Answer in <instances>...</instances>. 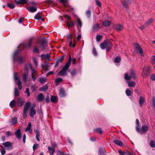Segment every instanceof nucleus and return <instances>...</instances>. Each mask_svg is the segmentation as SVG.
Masks as SVG:
<instances>
[{
  "instance_id": "nucleus-1",
  "label": "nucleus",
  "mask_w": 155,
  "mask_h": 155,
  "mask_svg": "<svg viewBox=\"0 0 155 155\" xmlns=\"http://www.w3.org/2000/svg\"><path fill=\"white\" fill-rule=\"evenodd\" d=\"M13 59L14 63L21 64L23 62L24 58L20 55L19 51L17 50L14 53Z\"/></svg>"
},
{
  "instance_id": "nucleus-2",
  "label": "nucleus",
  "mask_w": 155,
  "mask_h": 155,
  "mask_svg": "<svg viewBox=\"0 0 155 155\" xmlns=\"http://www.w3.org/2000/svg\"><path fill=\"white\" fill-rule=\"evenodd\" d=\"M101 48L102 49L107 48V51H110L112 48V44L109 41H106L100 45Z\"/></svg>"
},
{
  "instance_id": "nucleus-3",
  "label": "nucleus",
  "mask_w": 155,
  "mask_h": 155,
  "mask_svg": "<svg viewBox=\"0 0 155 155\" xmlns=\"http://www.w3.org/2000/svg\"><path fill=\"white\" fill-rule=\"evenodd\" d=\"M28 65L31 71V77L33 81H35L38 77V75L36 72L35 69L33 67L32 65L31 64L28 63Z\"/></svg>"
},
{
  "instance_id": "nucleus-4",
  "label": "nucleus",
  "mask_w": 155,
  "mask_h": 155,
  "mask_svg": "<svg viewBox=\"0 0 155 155\" xmlns=\"http://www.w3.org/2000/svg\"><path fill=\"white\" fill-rule=\"evenodd\" d=\"M18 73H14V78L15 81H17V83L18 86V89L20 90H21L22 88V87L21 85V82L20 80V77L18 76Z\"/></svg>"
},
{
  "instance_id": "nucleus-5",
  "label": "nucleus",
  "mask_w": 155,
  "mask_h": 155,
  "mask_svg": "<svg viewBox=\"0 0 155 155\" xmlns=\"http://www.w3.org/2000/svg\"><path fill=\"white\" fill-rule=\"evenodd\" d=\"M69 66L65 65L64 67L60 71L58 75L60 74L62 76H64L67 74V72L68 71Z\"/></svg>"
},
{
  "instance_id": "nucleus-6",
  "label": "nucleus",
  "mask_w": 155,
  "mask_h": 155,
  "mask_svg": "<svg viewBox=\"0 0 155 155\" xmlns=\"http://www.w3.org/2000/svg\"><path fill=\"white\" fill-rule=\"evenodd\" d=\"M5 148L8 150H10L12 149L13 146L12 143L9 142H6L3 143Z\"/></svg>"
},
{
  "instance_id": "nucleus-7",
  "label": "nucleus",
  "mask_w": 155,
  "mask_h": 155,
  "mask_svg": "<svg viewBox=\"0 0 155 155\" xmlns=\"http://www.w3.org/2000/svg\"><path fill=\"white\" fill-rule=\"evenodd\" d=\"M150 68L149 67L145 66L143 69V72L146 76H148L150 74Z\"/></svg>"
},
{
  "instance_id": "nucleus-8",
  "label": "nucleus",
  "mask_w": 155,
  "mask_h": 155,
  "mask_svg": "<svg viewBox=\"0 0 155 155\" xmlns=\"http://www.w3.org/2000/svg\"><path fill=\"white\" fill-rule=\"evenodd\" d=\"M131 0H122L121 1L124 7L127 8L128 7L130 3Z\"/></svg>"
},
{
  "instance_id": "nucleus-9",
  "label": "nucleus",
  "mask_w": 155,
  "mask_h": 155,
  "mask_svg": "<svg viewBox=\"0 0 155 155\" xmlns=\"http://www.w3.org/2000/svg\"><path fill=\"white\" fill-rule=\"evenodd\" d=\"M47 45L45 39H43L42 40L41 46L40 48L41 50H44L47 47Z\"/></svg>"
},
{
  "instance_id": "nucleus-10",
  "label": "nucleus",
  "mask_w": 155,
  "mask_h": 155,
  "mask_svg": "<svg viewBox=\"0 0 155 155\" xmlns=\"http://www.w3.org/2000/svg\"><path fill=\"white\" fill-rule=\"evenodd\" d=\"M15 135L16 137L19 140L21 139V134L20 129H18L15 131Z\"/></svg>"
},
{
  "instance_id": "nucleus-11",
  "label": "nucleus",
  "mask_w": 155,
  "mask_h": 155,
  "mask_svg": "<svg viewBox=\"0 0 155 155\" xmlns=\"http://www.w3.org/2000/svg\"><path fill=\"white\" fill-rule=\"evenodd\" d=\"M145 101V99L144 97L140 96L139 103L140 107H142Z\"/></svg>"
},
{
  "instance_id": "nucleus-12",
  "label": "nucleus",
  "mask_w": 155,
  "mask_h": 155,
  "mask_svg": "<svg viewBox=\"0 0 155 155\" xmlns=\"http://www.w3.org/2000/svg\"><path fill=\"white\" fill-rule=\"evenodd\" d=\"M40 57L42 58H44L48 61H49L51 59L50 55L48 54H42L40 56Z\"/></svg>"
},
{
  "instance_id": "nucleus-13",
  "label": "nucleus",
  "mask_w": 155,
  "mask_h": 155,
  "mask_svg": "<svg viewBox=\"0 0 155 155\" xmlns=\"http://www.w3.org/2000/svg\"><path fill=\"white\" fill-rule=\"evenodd\" d=\"M24 102L23 101L22 98L19 97L17 99L16 102V104L19 107H21L24 103Z\"/></svg>"
},
{
  "instance_id": "nucleus-14",
  "label": "nucleus",
  "mask_w": 155,
  "mask_h": 155,
  "mask_svg": "<svg viewBox=\"0 0 155 155\" xmlns=\"http://www.w3.org/2000/svg\"><path fill=\"white\" fill-rule=\"evenodd\" d=\"M136 48L137 50L141 56H143V51L142 48L139 45L137 44H135Z\"/></svg>"
},
{
  "instance_id": "nucleus-15",
  "label": "nucleus",
  "mask_w": 155,
  "mask_h": 155,
  "mask_svg": "<svg viewBox=\"0 0 155 155\" xmlns=\"http://www.w3.org/2000/svg\"><path fill=\"white\" fill-rule=\"evenodd\" d=\"M36 114V110L32 107L30 109L29 115L30 117H33Z\"/></svg>"
},
{
  "instance_id": "nucleus-16",
  "label": "nucleus",
  "mask_w": 155,
  "mask_h": 155,
  "mask_svg": "<svg viewBox=\"0 0 155 155\" xmlns=\"http://www.w3.org/2000/svg\"><path fill=\"white\" fill-rule=\"evenodd\" d=\"M114 28L117 31H120L124 27L120 24H117L115 25Z\"/></svg>"
},
{
  "instance_id": "nucleus-17",
  "label": "nucleus",
  "mask_w": 155,
  "mask_h": 155,
  "mask_svg": "<svg viewBox=\"0 0 155 155\" xmlns=\"http://www.w3.org/2000/svg\"><path fill=\"white\" fill-rule=\"evenodd\" d=\"M31 122L29 123L28 126L25 129V131H29V133L31 134L32 132V130L31 129Z\"/></svg>"
},
{
  "instance_id": "nucleus-18",
  "label": "nucleus",
  "mask_w": 155,
  "mask_h": 155,
  "mask_svg": "<svg viewBox=\"0 0 155 155\" xmlns=\"http://www.w3.org/2000/svg\"><path fill=\"white\" fill-rule=\"evenodd\" d=\"M136 123L137 125V126L136 127V130L138 133H140V125L139 121L138 119H137L136 120Z\"/></svg>"
},
{
  "instance_id": "nucleus-19",
  "label": "nucleus",
  "mask_w": 155,
  "mask_h": 155,
  "mask_svg": "<svg viewBox=\"0 0 155 155\" xmlns=\"http://www.w3.org/2000/svg\"><path fill=\"white\" fill-rule=\"evenodd\" d=\"M58 99V97L56 96H52L51 97V101L53 103H56Z\"/></svg>"
},
{
  "instance_id": "nucleus-20",
  "label": "nucleus",
  "mask_w": 155,
  "mask_h": 155,
  "mask_svg": "<svg viewBox=\"0 0 155 155\" xmlns=\"http://www.w3.org/2000/svg\"><path fill=\"white\" fill-rule=\"evenodd\" d=\"M99 26V24H95L93 27L92 31L94 32L97 31L98 29L100 28Z\"/></svg>"
},
{
  "instance_id": "nucleus-21",
  "label": "nucleus",
  "mask_w": 155,
  "mask_h": 155,
  "mask_svg": "<svg viewBox=\"0 0 155 155\" xmlns=\"http://www.w3.org/2000/svg\"><path fill=\"white\" fill-rule=\"evenodd\" d=\"M15 1L17 4H24L27 3V0H15Z\"/></svg>"
},
{
  "instance_id": "nucleus-22",
  "label": "nucleus",
  "mask_w": 155,
  "mask_h": 155,
  "mask_svg": "<svg viewBox=\"0 0 155 155\" xmlns=\"http://www.w3.org/2000/svg\"><path fill=\"white\" fill-rule=\"evenodd\" d=\"M28 72H24V73L23 75V79L25 82H26L27 81V77L28 76Z\"/></svg>"
},
{
  "instance_id": "nucleus-23",
  "label": "nucleus",
  "mask_w": 155,
  "mask_h": 155,
  "mask_svg": "<svg viewBox=\"0 0 155 155\" xmlns=\"http://www.w3.org/2000/svg\"><path fill=\"white\" fill-rule=\"evenodd\" d=\"M27 9L31 12H34L37 11V9L35 7L32 6L27 8Z\"/></svg>"
},
{
  "instance_id": "nucleus-24",
  "label": "nucleus",
  "mask_w": 155,
  "mask_h": 155,
  "mask_svg": "<svg viewBox=\"0 0 155 155\" xmlns=\"http://www.w3.org/2000/svg\"><path fill=\"white\" fill-rule=\"evenodd\" d=\"M59 95L61 97H64L66 95L65 92L63 89L62 88H61L60 89L59 91Z\"/></svg>"
},
{
  "instance_id": "nucleus-25",
  "label": "nucleus",
  "mask_w": 155,
  "mask_h": 155,
  "mask_svg": "<svg viewBox=\"0 0 155 155\" xmlns=\"http://www.w3.org/2000/svg\"><path fill=\"white\" fill-rule=\"evenodd\" d=\"M131 77L129 76L127 73H125L124 75V78L126 80L127 82H128L131 80Z\"/></svg>"
},
{
  "instance_id": "nucleus-26",
  "label": "nucleus",
  "mask_w": 155,
  "mask_h": 155,
  "mask_svg": "<svg viewBox=\"0 0 155 155\" xmlns=\"http://www.w3.org/2000/svg\"><path fill=\"white\" fill-rule=\"evenodd\" d=\"M105 150L104 148H100L99 150L98 153L99 155H104Z\"/></svg>"
},
{
  "instance_id": "nucleus-27",
  "label": "nucleus",
  "mask_w": 155,
  "mask_h": 155,
  "mask_svg": "<svg viewBox=\"0 0 155 155\" xmlns=\"http://www.w3.org/2000/svg\"><path fill=\"white\" fill-rule=\"evenodd\" d=\"M35 132L36 134V138L37 140L38 141H40L39 137H40V133L38 130H35Z\"/></svg>"
},
{
  "instance_id": "nucleus-28",
  "label": "nucleus",
  "mask_w": 155,
  "mask_h": 155,
  "mask_svg": "<svg viewBox=\"0 0 155 155\" xmlns=\"http://www.w3.org/2000/svg\"><path fill=\"white\" fill-rule=\"evenodd\" d=\"M35 132L36 134V138L37 140L38 141H40L39 137H40V133L38 130H35Z\"/></svg>"
},
{
  "instance_id": "nucleus-29",
  "label": "nucleus",
  "mask_w": 155,
  "mask_h": 155,
  "mask_svg": "<svg viewBox=\"0 0 155 155\" xmlns=\"http://www.w3.org/2000/svg\"><path fill=\"white\" fill-rule=\"evenodd\" d=\"M67 25L69 27H73L74 25V24L73 22L72 21H67L66 22Z\"/></svg>"
},
{
  "instance_id": "nucleus-30",
  "label": "nucleus",
  "mask_w": 155,
  "mask_h": 155,
  "mask_svg": "<svg viewBox=\"0 0 155 155\" xmlns=\"http://www.w3.org/2000/svg\"><path fill=\"white\" fill-rule=\"evenodd\" d=\"M111 24L110 21L105 20L103 22V25L105 27L109 26Z\"/></svg>"
},
{
  "instance_id": "nucleus-31",
  "label": "nucleus",
  "mask_w": 155,
  "mask_h": 155,
  "mask_svg": "<svg viewBox=\"0 0 155 155\" xmlns=\"http://www.w3.org/2000/svg\"><path fill=\"white\" fill-rule=\"evenodd\" d=\"M48 86L47 84L44 85L42 87H40L39 90L41 91H44L47 90L48 89Z\"/></svg>"
},
{
  "instance_id": "nucleus-32",
  "label": "nucleus",
  "mask_w": 155,
  "mask_h": 155,
  "mask_svg": "<svg viewBox=\"0 0 155 155\" xmlns=\"http://www.w3.org/2000/svg\"><path fill=\"white\" fill-rule=\"evenodd\" d=\"M114 142L117 145L120 146H123V143L120 140H116L114 141Z\"/></svg>"
},
{
  "instance_id": "nucleus-33",
  "label": "nucleus",
  "mask_w": 155,
  "mask_h": 155,
  "mask_svg": "<svg viewBox=\"0 0 155 155\" xmlns=\"http://www.w3.org/2000/svg\"><path fill=\"white\" fill-rule=\"evenodd\" d=\"M33 39V37L31 38L29 40V41L28 42V43L25 46V47H28L29 48H30L31 45L32 41Z\"/></svg>"
},
{
  "instance_id": "nucleus-34",
  "label": "nucleus",
  "mask_w": 155,
  "mask_h": 155,
  "mask_svg": "<svg viewBox=\"0 0 155 155\" xmlns=\"http://www.w3.org/2000/svg\"><path fill=\"white\" fill-rule=\"evenodd\" d=\"M128 84V86L130 87H134L136 84V83L134 81H131L130 82V81L127 82Z\"/></svg>"
},
{
  "instance_id": "nucleus-35",
  "label": "nucleus",
  "mask_w": 155,
  "mask_h": 155,
  "mask_svg": "<svg viewBox=\"0 0 155 155\" xmlns=\"http://www.w3.org/2000/svg\"><path fill=\"white\" fill-rule=\"evenodd\" d=\"M63 60L64 56L61 57L57 60L56 63V66L58 65L59 63H61L62 61H63Z\"/></svg>"
},
{
  "instance_id": "nucleus-36",
  "label": "nucleus",
  "mask_w": 155,
  "mask_h": 155,
  "mask_svg": "<svg viewBox=\"0 0 155 155\" xmlns=\"http://www.w3.org/2000/svg\"><path fill=\"white\" fill-rule=\"evenodd\" d=\"M63 80L61 78H56L55 80V83L57 85L59 84V83L62 81Z\"/></svg>"
},
{
  "instance_id": "nucleus-37",
  "label": "nucleus",
  "mask_w": 155,
  "mask_h": 155,
  "mask_svg": "<svg viewBox=\"0 0 155 155\" xmlns=\"http://www.w3.org/2000/svg\"><path fill=\"white\" fill-rule=\"evenodd\" d=\"M148 127L146 125L142 126V130L144 132H147L148 130Z\"/></svg>"
},
{
  "instance_id": "nucleus-38",
  "label": "nucleus",
  "mask_w": 155,
  "mask_h": 155,
  "mask_svg": "<svg viewBox=\"0 0 155 155\" xmlns=\"http://www.w3.org/2000/svg\"><path fill=\"white\" fill-rule=\"evenodd\" d=\"M44 99V97L42 94H39L38 97V100L39 101H41Z\"/></svg>"
},
{
  "instance_id": "nucleus-39",
  "label": "nucleus",
  "mask_w": 155,
  "mask_h": 155,
  "mask_svg": "<svg viewBox=\"0 0 155 155\" xmlns=\"http://www.w3.org/2000/svg\"><path fill=\"white\" fill-rule=\"evenodd\" d=\"M48 149L49 151V153L51 155H52L55 152V150L53 148H51L50 147H48Z\"/></svg>"
},
{
  "instance_id": "nucleus-40",
  "label": "nucleus",
  "mask_w": 155,
  "mask_h": 155,
  "mask_svg": "<svg viewBox=\"0 0 155 155\" xmlns=\"http://www.w3.org/2000/svg\"><path fill=\"white\" fill-rule=\"evenodd\" d=\"M153 21V19L152 18H150L144 24V25L146 26H147L150 25Z\"/></svg>"
},
{
  "instance_id": "nucleus-41",
  "label": "nucleus",
  "mask_w": 155,
  "mask_h": 155,
  "mask_svg": "<svg viewBox=\"0 0 155 155\" xmlns=\"http://www.w3.org/2000/svg\"><path fill=\"white\" fill-rule=\"evenodd\" d=\"M130 75H131V78H132L135 79L136 78V76L135 75V74L134 72V71L132 70L130 72Z\"/></svg>"
},
{
  "instance_id": "nucleus-42",
  "label": "nucleus",
  "mask_w": 155,
  "mask_h": 155,
  "mask_svg": "<svg viewBox=\"0 0 155 155\" xmlns=\"http://www.w3.org/2000/svg\"><path fill=\"white\" fill-rule=\"evenodd\" d=\"M47 80V79L44 78H41L39 79V81L40 83L44 84V83Z\"/></svg>"
},
{
  "instance_id": "nucleus-43",
  "label": "nucleus",
  "mask_w": 155,
  "mask_h": 155,
  "mask_svg": "<svg viewBox=\"0 0 155 155\" xmlns=\"http://www.w3.org/2000/svg\"><path fill=\"white\" fill-rule=\"evenodd\" d=\"M94 132L101 134L102 133V131L101 128H98L94 130Z\"/></svg>"
},
{
  "instance_id": "nucleus-44",
  "label": "nucleus",
  "mask_w": 155,
  "mask_h": 155,
  "mask_svg": "<svg viewBox=\"0 0 155 155\" xmlns=\"http://www.w3.org/2000/svg\"><path fill=\"white\" fill-rule=\"evenodd\" d=\"M17 119L16 117H13L10 121L11 123L12 124H15L17 122Z\"/></svg>"
},
{
  "instance_id": "nucleus-45",
  "label": "nucleus",
  "mask_w": 155,
  "mask_h": 155,
  "mask_svg": "<svg viewBox=\"0 0 155 155\" xmlns=\"http://www.w3.org/2000/svg\"><path fill=\"white\" fill-rule=\"evenodd\" d=\"M121 60V58L120 56H117L115 58L114 62L116 63H119Z\"/></svg>"
},
{
  "instance_id": "nucleus-46",
  "label": "nucleus",
  "mask_w": 155,
  "mask_h": 155,
  "mask_svg": "<svg viewBox=\"0 0 155 155\" xmlns=\"http://www.w3.org/2000/svg\"><path fill=\"white\" fill-rule=\"evenodd\" d=\"M8 7L10 9L13 8L15 6L14 4H12L10 2H8L7 4Z\"/></svg>"
},
{
  "instance_id": "nucleus-47",
  "label": "nucleus",
  "mask_w": 155,
  "mask_h": 155,
  "mask_svg": "<svg viewBox=\"0 0 155 155\" xmlns=\"http://www.w3.org/2000/svg\"><path fill=\"white\" fill-rule=\"evenodd\" d=\"M16 103V102L15 100H13L9 104V106L10 107H12L14 106L15 105Z\"/></svg>"
},
{
  "instance_id": "nucleus-48",
  "label": "nucleus",
  "mask_w": 155,
  "mask_h": 155,
  "mask_svg": "<svg viewBox=\"0 0 155 155\" xmlns=\"http://www.w3.org/2000/svg\"><path fill=\"white\" fill-rule=\"evenodd\" d=\"M71 56L70 55L69 57L68 61L67 62L66 64L65 65H67L68 66L70 67V65L71 64Z\"/></svg>"
},
{
  "instance_id": "nucleus-49",
  "label": "nucleus",
  "mask_w": 155,
  "mask_h": 155,
  "mask_svg": "<svg viewBox=\"0 0 155 155\" xmlns=\"http://www.w3.org/2000/svg\"><path fill=\"white\" fill-rule=\"evenodd\" d=\"M76 22L78 26L81 28L82 25V23L80 19L78 18L77 19Z\"/></svg>"
},
{
  "instance_id": "nucleus-50",
  "label": "nucleus",
  "mask_w": 155,
  "mask_h": 155,
  "mask_svg": "<svg viewBox=\"0 0 155 155\" xmlns=\"http://www.w3.org/2000/svg\"><path fill=\"white\" fill-rule=\"evenodd\" d=\"M19 95V92L18 90L16 87L15 89L14 96L15 97L18 96Z\"/></svg>"
},
{
  "instance_id": "nucleus-51",
  "label": "nucleus",
  "mask_w": 155,
  "mask_h": 155,
  "mask_svg": "<svg viewBox=\"0 0 155 155\" xmlns=\"http://www.w3.org/2000/svg\"><path fill=\"white\" fill-rule=\"evenodd\" d=\"M91 11L90 10H88L86 12V15L88 18H89L91 17Z\"/></svg>"
},
{
  "instance_id": "nucleus-52",
  "label": "nucleus",
  "mask_w": 155,
  "mask_h": 155,
  "mask_svg": "<svg viewBox=\"0 0 155 155\" xmlns=\"http://www.w3.org/2000/svg\"><path fill=\"white\" fill-rule=\"evenodd\" d=\"M76 45L75 42L74 41L72 44V41L71 40L70 41L69 46L70 47L73 48Z\"/></svg>"
},
{
  "instance_id": "nucleus-53",
  "label": "nucleus",
  "mask_w": 155,
  "mask_h": 155,
  "mask_svg": "<svg viewBox=\"0 0 155 155\" xmlns=\"http://www.w3.org/2000/svg\"><path fill=\"white\" fill-rule=\"evenodd\" d=\"M126 95L128 96H130L131 94V91L128 89H126Z\"/></svg>"
},
{
  "instance_id": "nucleus-54",
  "label": "nucleus",
  "mask_w": 155,
  "mask_h": 155,
  "mask_svg": "<svg viewBox=\"0 0 155 155\" xmlns=\"http://www.w3.org/2000/svg\"><path fill=\"white\" fill-rule=\"evenodd\" d=\"M150 145L151 147H155V142L154 141L152 140L150 141Z\"/></svg>"
},
{
  "instance_id": "nucleus-55",
  "label": "nucleus",
  "mask_w": 155,
  "mask_h": 155,
  "mask_svg": "<svg viewBox=\"0 0 155 155\" xmlns=\"http://www.w3.org/2000/svg\"><path fill=\"white\" fill-rule=\"evenodd\" d=\"M33 60L34 63V64L35 65V67H37L38 66V64L36 60V58L35 57H34L33 58Z\"/></svg>"
},
{
  "instance_id": "nucleus-56",
  "label": "nucleus",
  "mask_w": 155,
  "mask_h": 155,
  "mask_svg": "<svg viewBox=\"0 0 155 155\" xmlns=\"http://www.w3.org/2000/svg\"><path fill=\"white\" fill-rule=\"evenodd\" d=\"M31 103L29 101H28V102L25 104V108H27V109H28L29 107H30V106L31 105Z\"/></svg>"
},
{
  "instance_id": "nucleus-57",
  "label": "nucleus",
  "mask_w": 155,
  "mask_h": 155,
  "mask_svg": "<svg viewBox=\"0 0 155 155\" xmlns=\"http://www.w3.org/2000/svg\"><path fill=\"white\" fill-rule=\"evenodd\" d=\"M68 1V0H59L60 2L63 3L65 6H67L66 3Z\"/></svg>"
},
{
  "instance_id": "nucleus-58",
  "label": "nucleus",
  "mask_w": 155,
  "mask_h": 155,
  "mask_svg": "<svg viewBox=\"0 0 155 155\" xmlns=\"http://www.w3.org/2000/svg\"><path fill=\"white\" fill-rule=\"evenodd\" d=\"M34 18L36 20H40L41 19V16L39 14H37L35 16Z\"/></svg>"
},
{
  "instance_id": "nucleus-59",
  "label": "nucleus",
  "mask_w": 155,
  "mask_h": 155,
  "mask_svg": "<svg viewBox=\"0 0 155 155\" xmlns=\"http://www.w3.org/2000/svg\"><path fill=\"white\" fill-rule=\"evenodd\" d=\"M92 54L94 55L95 56H97V52L94 48H93Z\"/></svg>"
},
{
  "instance_id": "nucleus-60",
  "label": "nucleus",
  "mask_w": 155,
  "mask_h": 155,
  "mask_svg": "<svg viewBox=\"0 0 155 155\" xmlns=\"http://www.w3.org/2000/svg\"><path fill=\"white\" fill-rule=\"evenodd\" d=\"M39 144L37 143L34 144L33 147V150H34L37 149L39 147Z\"/></svg>"
},
{
  "instance_id": "nucleus-61",
  "label": "nucleus",
  "mask_w": 155,
  "mask_h": 155,
  "mask_svg": "<svg viewBox=\"0 0 155 155\" xmlns=\"http://www.w3.org/2000/svg\"><path fill=\"white\" fill-rule=\"evenodd\" d=\"M102 37L100 35H97L96 36V40L97 41L99 42V41L102 38Z\"/></svg>"
},
{
  "instance_id": "nucleus-62",
  "label": "nucleus",
  "mask_w": 155,
  "mask_h": 155,
  "mask_svg": "<svg viewBox=\"0 0 155 155\" xmlns=\"http://www.w3.org/2000/svg\"><path fill=\"white\" fill-rule=\"evenodd\" d=\"M96 3L97 5L99 7H101V2L98 0H95Z\"/></svg>"
},
{
  "instance_id": "nucleus-63",
  "label": "nucleus",
  "mask_w": 155,
  "mask_h": 155,
  "mask_svg": "<svg viewBox=\"0 0 155 155\" xmlns=\"http://www.w3.org/2000/svg\"><path fill=\"white\" fill-rule=\"evenodd\" d=\"M25 93L27 94L28 97H29L30 96L29 89L28 88H27L26 89Z\"/></svg>"
},
{
  "instance_id": "nucleus-64",
  "label": "nucleus",
  "mask_w": 155,
  "mask_h": 155,
  "mask_svg": "<svg viewBox=\"0 0 155 155\" xmlns=\"http://www.w3.org/2000/svg\"><path fill=\"white\" fill-rule=\"evenodd\" d=\"M151 61L152 64H155V55L153 56L152 57Z\"/></svg>"
}]
</instances>
